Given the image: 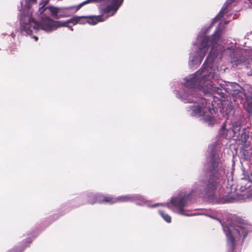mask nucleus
<instances>
[{
  "label": "nucleus",
  "instance_id": "f257e3e1",
  "mask_svg": "<svg viewBox=\"0 0 252 252\" xmlns=\"http://www.w3.org/2000/svg\"><path fill=\"white\" fill-rule=\"evenodd\" d=\"M206 178L199 181L204 193L210 197L214 195L216 191L223 184L224 171L221 166L220 158L215 149L211 152L210 159L205 170Z\"/></svg>",
  "mask_w": 252,
  "mask_h": 252
},
{
  "label": "nucleus",
  "instance_id": "f03ea898",
  "mask_svg": "<svg viewBox=\"0 0 252 252\" xmlns=\"http://www.w3.org/2000/svg\"><path fill=\"white\" fill-rule=\"evenodd\" d=\"M226 235L228 239V243L232 251L236 247V242L240 240L242 235L243 236V240L247 235V232L243 226L240 225H233L229 224L224 228Z\"/></svg>",
  "mask_w": 252,
  "mask_h": 252
},
{
  "label": "nucleus",
  "instance_id": "7ed1b4c3",
  "mask_svg": "<svg viewBox=\"0 0 252 252\" xmlns=\"http://www.w3.org/2000/svg\"><path fill=\"white\" fill-rule=\"evenodd\" d=\"M92 2L100 3L99 9L102 13L100 15L97 16H91L89 17H84L87 19V22L90 24L94 25L100 22H103L108 18L109 16L108 15L109 14L104 13L101 10V6H105L106 5V0H86L77 6V10L79 9L83 6Z\"/></svg>",
  "mask_w": 252,
  "mask_h": 252
},
{
  "label": "nucleus",
  "instance_id": "20e7f679",
  "mask_svg": "<svg viewBox=\"0 0 252 252\" xmlns=\"http://www.w3.org/2000/svg\"><path fill=\"white\" fill-rule=\"evenodd\" d=\"M218 77L214 72L208 73L205 72L202 77V80L203 81V85L202 86V90L206 93L212 92L215 89H217L221 85L218 81Z\"/></svg>",
  "mask_w": 252,
  "mask_h": 252
},
{
  "label": "nucleus",
  "instance_id": "39448f33",
  "mask_svg": "<svg viewBox=\"0 0 252 252\" xmlns=\"http://www.w3.org/2000/svg\"><path fill=\"white\" fill-rule=\"evenodd\" d=\"M220 37L219 32H215L212 36H205L201 40L198 50V55L202 59L208 50L207 47L211 46L214 47L217 44Z\"/></svg>",
  "mask_w": 252,
  "mask_h": 252
},
{
  "label": "nucleus",
  "instance_id": "423d86ee",
  "mask_svg": "<svg viewBox=\"0 0 252 252\" xmlns=\"http://www.w3.org/2000/svg\"><path fill=\"white\" fill-rule=\"evenodd\" d=\"M205 72V68L201 70L200 69L194 74L192 77L189 79L186 78L185 86L186 87L190 88L191 89H194L196 88H199L200 87L202 89V86L203 85V81H201L202 77Z\"/></svg>",
  "mask_w": 252,
  "mask_h": 252
},
{
  "label": "nucleus",
  "instance_id": "0eeeda50",
  "mask_svg": "<svg viewBox=\"0 0 252 252\" xmlns=\"http://www.w3.org/2000/svg\"><path fill=\"white\" fill-rule=\"evenodd\" d=\"M124 0H106L105 6H101V10L109 14L108 16H113L123 4Z\"/></svg>",
  "mask_w": 252,
  "mask_h": 252
},
{
  "label": "nucleus",
  "instance_id": "6e6552de",
  "mask_svg": "<svg viewBox=\"0 0 252 252\" xmlns=\"http://www.w3.org/2000/svg\"><path fill=\"white\" fill-rule=\"evenodd\" d=\"M38 26L37 22L32 18L26 17L21 19V29L28 34H32L33 30H38Z\"/></svg>",
  "mask_w": 252,
  "mask_h": 252
},
{
  "label": "nucleus",
  "instance_id": "1a4fd4ad",
  "mask_svg": "<svg viewBox=\"0 0 252 252\" xmlns=\"http://www.w3.org/2000/svg\"><path fill=\"white\" fill-rule=\"evenodd\" d=\"M41 22H37L38 29L50 31L56 29L55 22L50 18L49 16L41 14Z\"/></svg>",
  "mask_w": 252,
  "mask_h": 252
},
{
  "label": "nucleus",
  "instance_id": "9d476101",
  "mask_svg": "<svg viewBox=\"0 0 252 252\" xmlns=\"http://www.w3.org/2000/svg\"><path fill=\"white\" fill-rule=\"evenodd\" d=\"M206 102L205 99H201L199 102L194 103V105L189 107L192 111L191 115L200 117L203 116L206 108Z\"/></svg>",
  "mask_w": 252,
  "mask_h": 252
},
{
  "label": "nucleus",
  "instance_id": "9b49d317",
  "mask_svg": "<svg viewBox=\"0 0 252 252\" xmlns=\"http://www.w3.org/2000/svg\"><path fill=\"white\" fill-rule=\"evenodd\" d=\"M190 194H188L181 198L176 197L171 200L172 205L179 209V213L181 215H184V208L187 204V200L190 197Z\"/></svg>",
  "mask_w": 252,
  "mask_h": 252
},
{
  "label": "nucleus",
  "instance_id": "f8f14e48",
  "mask_svg": "<svg viewBox=\"0 0 252 252\" xmlns=\"http://www.w3.org/2000/svg\"><path fill=\"white\" fill-rule=\"evenodd\" d=\"M230 62L232 64V67H236L238 65L245 63L246 58L242 55L241 52L236 51L232 53Z\"/></svg>",
  "mask_w": 252,
  "mask_h": 252
},
{
  "label": "nucleus",
  "instance_id": "ddd939ff",
  "mask_svg": "<svg viewBox=\"0 0 252 252\" xmlns=\"http://www.w3.org/2000/svg\"><path fill=\"white\" fill-rule=\"evenodd\" d=\"M95 202L99 203H109L113 204L116 203V197L110 195H99L95 197Z\"/></svg>",
  "mask_w": 252,
  "mask_h": 252
},
{
  "label": "nucleus",
  "instance_id": "4468645a",
  "mask_svg": "<svg viewBox=\"0 0 252 252\" xmlns=\"http://www.w3.org/2000/svg\"><path fill=\"white\" fill-rule=\"evenodd\" d=\"M248 178L249 181L244 180L241 183L240 189L242 192H246V193H249L252 190V188L251 187V184L252 183V173L248 176Z\"/></svg>",
  "mask_w": 252,
  "mask_h": 252
},
{
  "label": "nucleus",
  "instance_id": "2eb2a0df",
  "mask_svg": "<svg viewBox=\"0 0 252 252\" xmlns=\"http://www.w3.org/2000/svg\"><path fill=\"white\" fill-rule=\"evenodd\" d=\"M81 17H73L70 19L66 21H57L55 22L56 24V29L61 27H69L68 24L72 23L73 25L77 24L81 20Z\"/></svg>",
  "mask_w": 252,
  "mask_h": 252
},
{
  "label": "nucleus",
  "instance_id": "dca6fc26",
  "mask_svg": "<svg viewBox=\"0 0 252 252\" xmlns=\"http://www.w3.org/2000/svg\"><path fill=\"white\" fill-rule=\"evenodd\" d=\"M58 13V9L54 7H45L41 13L43 15H47L50 17V15L55 16L57 15Z\"/></svg>",
  "mask_w": 252,
  "mask_h": 252
},
{
  "label": "nucleus",
  "instance_id": "f3484780",
  "mask_svg": "<svg viewBox=\"0 0 252 252\" xmlns=\"http://www.w3.org/2000/svg\"><path fill=\"white\" fill-rule=\"evenodd\" d=\"M233 1L232 0H227L226 1L221 10L215 17V20L219 19H220L223 16L224 14L227 12V9L229 7Z\"/></svg>",
  "mask_w": 252,
  "mask_h": 252
},
{
  "label": "nucleus",
  "instance_id": "a211bd4d",
  "mask_svg": "<svg viewBox=\"0 0 252 252\" xmlns=\"http://www.w3.org/2000/svg\"><path fill=\"white\" fill-rule=\"evenodd\" d=\"M134 199V197L130 195L120 196L119 197H116V203L123 202H131L133 201Z\"/></svg>",
  "mask_w": 252,
  "mask_h": 252
},
{
  "label": "nucleus",
  "instance_id": "6ab92c4d",
  "mask_svg": "<svg viewBox=\"0 0 252 252\" xmlns=\"http://www.w3.org/2000/svg\"><path fill=\"white\" fill-rule=\"evenodd\" d=\"M208 93L214 94H218L220 97L224 98L225 95V90L222 85H220V87H218L217 89H215L213 92H209Z\"/></svg>",
  "mask_w": 252,
  "mask_h": 252
},
{
  "label": "nucleus",
  "instance_id": "aec40b11",
  "mask_svg": "<svg viewBox=\"0 0 252 252\" xmlns=\"http://www.w3.org/2000/svg\"><path fill=\"white\" fill-rule=\"evenodd\" d=\"M240 153L245 159H249L252 156V147L249 149L244 148L241 150Z\"/></svg>",
  "mask_w": 252,
  "mask_h": 252
},
{
  "label": "nucleus",
  "instance_id": "412c9836",
  "mask_svg": "<svg viewBox=\"0 0 252 252\" xmlns=\"http://www.w3.org/2000/svg\"><path fill=\"white\" fill-rule=\"evenodd\" d=\"M246 110L249 113H252V96H246Z\"/></svg>",
  "mask_w": 252,
  "mask_h": 252
},
{
  "label": "nucleus",
  "instance_id": "4be33fe9",
  "mask_svg": "<svg viewBox=\"0 0 252 252\" xmlns=\"http://www.w3.org/2000/svg\"><path fill=\"white\" fill-rule=\"evenodd\" d=\"M231 131L233 132L232 137L235 136V135L238 133L239 134V132L241 129V126L240 124L235 123L233 124L232 127H231Z\"/></svg>",
  "mask_w": 252,
  "mask_h": 252
},
{
  "label": "nucleus",
  "instance_id": "5701e85b",
  "mask_svg": "<svg viewBox=\"0 0 252 252\" xmlns=\"http://www.w3.org/2000/svg\"><path fill=\"white\" fill-rule=\"evenodd\" d=\"M158 213L159 215L163 218V219L167 222H170L171 218L170 216L165 214L162 210H159Z\"/></svg>",
  "mask_w": 252,
  "mask_h": 252
},
{
  "label": "nucleus",
  "instance_id": "b1692460",
  "mask_svg": "<svg viewBox=\"0 0 252 252\" xmlns=\"http://www.w3.org/2000/svg\"><path fill=\"white\" fill-rule=\"evenodd\" d=\"M26 248V247H14L9 250L8 252H22Z\"/></svg>",
  "mask_w": 252,
  "mask_h": 252
},
{
  "label": "nucleus",
  "instance_id": "393cba45",
  "mask_svg": "<svg viewBox=\"0 0 252 252\" xmlns=\"http://www.w3.org/2000/svg\"><path fill=\"white\" fill-rule=\"evenodd\" d=\"M205 120L207 122L209 125H211L213 124L214 119L212 116H207L205 118Z\"/></svg>",
  "mask_w": 252,
  "mask_h": 252
},
{
  "label": "nucleus",
  "instance_id": "a878e982",
  "mask_svg": "<svg viewBox=\"0 0 252 252\" xmlns=\"http://www.w3.org/2000/svg\"><path fill=\"white\" fill-rule=\"evenodd\" d=\"M99 194H94V195H93L92 196H91V198L92 199V201H89V203L91 204H94V203H96L97 202H94V201H95L96 199L95 198V197L97 195H99Z\"/></svg>",
  "mask_w": 252,
  "mask_h": 252
},
{
  "label": "nucleus",
  "instance_id": "bb28decb",
  "mask_svg": "<svg viewBox=\"0 0 252 252\" xmlns=\"http://www.w3.org/2000/svg\"><path fill=\"white\" fill-rule=\"evenodd\" d=\"M221 129L222 130V131H225L226 130V124L225 123H223V125L222 126H221Z\"/></svg>",
  "mask_w": 252,
  "mask_h": 252
},
{
  "label": "nucleus",
  "instance_id": "cd10ccee",
  "mask_svg": "<svg viewBox=\"0 0 252 252\" xmlns=\"http://www.w3.org/2000/svg\"><path fill=\"white\" fill-rule=\"evenodd\" d=\"M37 0H28V2L30 3H36Z\"/></svg>",
  "mask_w": 252,
  "mask_h": 252
},
{
  "label": "nucleus",
  "instance_id": "c85d7f7f",
  "mask_svg": "<svg viewBox=\"0 0 252 252\" xmlns=\"http://www.w3.org/2000/svg\"><path fill=\"white\" fill-rule=\"evenodd\" d=\"M34 38L35 39V41H37L38 40V37L36 36H34Z\"/></svg>",
  "mask_w": 252,
  "mask_h": 252
},
{
  "label": "nucleus",
  "instance_id": "c756f323",
  "mask_svg": "<svg viewBox=\"0 0 252 252\" xmlns=\"http://www.w3.org/2000/svg\"><path fill=\"white\" fill-rule=\"evenodd\" d=\"M207 59H208V58H207L206 59V60L205 61V62H204V63H203V66H204V65H205V64L207 62Z\"/></svg>",
  "mask_w": 252,
  "mask_h": 252
},
{
  "label": "nucleus",
  "instance_id": "7c9ffc66",
  "mask_svg": "<svg viewBox=\"0 0 252 252\" xmlns=\"http://www.w3.org/2000/svg\"><path fill=\"white\" fill-rule=\"evenodd\" d=\"M232 201L231 199H229L227 202H231Z\"/></svg>",
  "mask_w": 252,
  "mask_h": 252
},
{
  "label": "nucleus",
  "instance_id": "2f4dec72",
  "mask_svg": "<svg viewBox=\"0 0 252 252\" xmlns=\"http://www.w3.org/2000/svg\"><path fill=\"white\" fill-rule=\"evenodd\" d=\"M158 205V204H156V205H154V206H157V205Z\"/></svg>",
  "mask_w": 252,
  "mask_h": 252
},
{
  "label": "nucleus",
  "instance_id": "473e14b6",
  "mask_svg": "<svg viewBox=\"0 0 252 252\" xmlns=\"http://www.w3.org/2000/svg\"><path fill=\"white\" fill-rule=\"evenodd\" d=\"M251 74H252V70H251Z\"/></svg>",
  "mask_w": 252,
  "mask_h": 252
}]
</instances>
